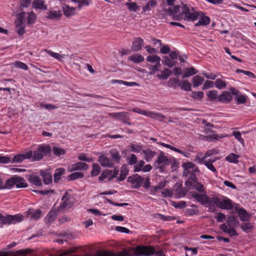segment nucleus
Listing matches in <instances>:
<instances>
[{"label": "nucleus", "mask_w": 256, "mask_h": 256, "mask_svg": "<svg viewBox=\"0 0 256 256\" xmlns=\"http://www.w3.org/2000/svg\"><path fill=\"white\" fill-rule=\"evenodd\" d=\"M178 86L186 92L192 91V84L188 80H179Z\"/></svg>", "instance_id": "28"}, {"label": "nucleus", "mask_w": 256, "mask_h": 256, "mask_svg": "<svg viewBox=\"0 0 256 256\" xmlns=\"http://www.w3.org/2000/svg\"><path fill=\"white\" fill-rule=\"evenodd\" d=\"M130 147L132 150L134 152H140L142 150V146L140 145H136L134 144H130Z\"/></svg>", "instance_id": "61"}, {"label": "nucleus", "mask_w": 256, "mask_h": 256, "mask_svg": "<svg viewBox=\"0 0 256 256\" xmlns=\"http://www.w3.org/2000/svg\"><path fill=\"white\" fill-rule=\"evenodd\" d=\"M42 215V211L40 210H37L36 212H32L31 214V218L34 220L39 218Z\"/></svg>", "instance_id": "64"}, {"label": "nucleus", "mask_w": 256, "mask_h": 256, "mask_svg": "<svg viewBox=\"0 0 256 256\" xmlns=\"http://www.w3.org/2000/svg\"><path fill=\"white\" fill-rule=\"evenodd\" d=\"M190 194L191 198H194L196 202H198L202 206H210L212 204L211 198L206 195V193L199 194L196 192H190Z\"/></svg>", "instance_id": "3"}, {"label": "nucleus", "mask_w": 256, "mask_h": 256, "mask_svg": "<svg viewBox=\"0 0 256 256\" xmlns=\"http://www.w3.org/2000/svg\"><path fill=\"white\" fill-rule=\"evenodd\" d=\"M84 176V174L82 172H75L70 174L68 178V180H74L78 178H82Z\"/></svg>", "instance_id": "41"}, {"label": "nucleus", "mask_w": 256, "mask_h": 256, "mask_svg": "<svg viewBox=\"0 0 256 256\" xmlns=\"http://www.w3.org/2000/svg\"><path fill=\"white\" fill-rule=\"evenodd\" d=\"M238 214L240 220L242 222H248L250 218V214H249L244 208L240 210Z\"/></svg>", "instance_id": "25"}, {"label": "nucleus", "mask_w": 256, "mask_h": 256, "mask_svg": "<svg viewBox=\"0 0 256 256\" xmlns=\"http://www.w3.org/2000/svg\"><path fill=\"white\" fill-rule=\"evenodd\" d=\"M45 51L46 52L48 53L51 56L60 61H62V58H64V55L62 56L58 53L54 52L50 50H46Z\"/></svg>", "instance_id": "48"}, {"label": "nucleus", "mask_w": 256, "mask_h": 256, "mask_svg": "<svg viewBox=\"0 0 256 256\" xmlns=\"http://www.w3.org/2000/svg\"><path fill=\"white\" fill-rule=\"evenodd\" d=\"M234 207V204L231 200L228 198H225L221 200L219 202L218 208L222 210H231Z\"/></svg>", "instance_id": "8"}, {"label": "nucleus", "mask_w": 256, "mask_h": 256, "mask_svg": "<svg viewBox=\"0 0 256 256\" xmlns=\"http://www.w3.org/2000/svg\"><path fill=\"white\" fill-rule=\"evenodd\" d=\"M162 63L169 68H172L176 65V62L170 60L166 56H164L162 57Z\"/></svg>", "instance_id": "45"}, {"label": "nucleus", "mask_w": 256, "mask_h": 256, "mask_svg": "<svg viewBox=\"0 0 256 256\" xmlns=\"http://www.w3.org/2000/svg\"><path fill=\"white\" fill-rule=\"evenodd\" d=\"M146 60L151 62H157L160 61V58L157 55L148 56L146 58Z\"/></svg>", "instance_id": "56"}, {"label": "nucleus", "mask_w": 256, "mask_h": 256, "mask_svg": "<svg viewBox=\"0 0 256 256\" xmlns=\"http://www.w3.org/2000/svg\"><path fill=\"white\" fill-rule=\"evenodd\" d=\"M58 212V211L57 209H54V208H52L45 218L46 222H52L54 221L56 218Z\"/></svg>", "instance_id": "21"}, {"label": "nucleus", "mask_w": 256, "mask_h": 256, "mask_svg": "<svg viewBox=\"0 0 256 256\" xmlns=\"http://www.w3.org/2000/svg\"><path fill=\"white\" fill-rule=\"evenodd\" d=\"M101 171V168L98 164L94 163L92 165V170L90 172L91 176H98Z\"/></svg>", "instance_id": "36"}, {"label": "nucleus", "mask_w": 256, "mask_h": 256, "mask_svg": "<svg viewBox=\"0 0 256 256\" xmlns=\"http://www.w3.org/2000/svg\"><path fill=\"white\" fill-rule=\"evenodd\" d=\"M191 97L195 100H201L204 97V92H202L194 91L191 94Z\"/></svg>", "instance_id": "55"}, {"label": "nucleus", "mask_w": 256, "mask_h": 256, "mask_svg": "<svg viewBox=\"0 0 256 256\" xmlns=\"http://www.w3.org/2000/svg\"><path fill=\"white\" fill-rule=\"evenodd\" d=\"M215 86L219 90H222L226 88V83L222 80L218 78L214 82Z\"/></svg>", "instance_id": "47"}, {"label": "nucleus", "mask_w": 256, "mask_h": 256, "mask_svg": "<svg viewBox=\"0 0 256 256\" xmlns=\"http://www.w3.org/2000/svg\"><path fill=\"white\" fill-rule=\"evenodd\" d=\"M88 168V166L85 162H78L74 164L70 165L68 168V171L70 172L76 171L78 170H86Z\"/></svg>", "instance_id": "10"}, {"label": "nucleus", "mask_w": 256, "mask_h": 256, "mask_svg": "<svg viewBox=\"0 0 256 256\" xmlns=\"http://www.w3.org/2000/svg\"><path fill=\"white\" fill-rule=\"evenodd\" d=\"M182 167L184 168L183 175L187 176L188 174L190 173V170H193L195 168V164L192 162H187L182 163Z\"/></svg>", "instance_id": "24"}, {"label": "nucleus", "mask_w": 256, "mask_h": 256, "mask_svg": "<svg viewBox=\"0 0 256 256\" xmlns=\"http://www.w3.org/2000/svg\"><path fill=\"white\" fill-rule=\"evenodd\" d=\"M238 157L239 156L238 155L232 153L227 156L226 158L227 161L230 162L237 164L238 162Z\"/></svg>", "instance_id": "44"}, {"label": "nucleus", "mask_w": 256, "mask_h": 256, "mask_svg": "<svg viewBox=\"0 0 256 256\" xmlns=\"http://www.w3.org/2000/svg\"><path fill=\"white\" fill-rule=\"evenodd\" d=\"M64 168H60L56 170L54 176V181L55 183H57L59 182L60 179V176L64 174Z\"/></svg>", "instance_id": "30"}, {"label": "nucleus", "mask_w": 256, "mask_h": 256, "mask_svg": "<svg viewBox=\"0 0 256 256\" xmlns=\"http://www.w3.org/2000/svg\"><path fill=\"white\" fill-rule=\"evenodd\" d=\"M185 185L187 186H190L194 188L196 190L200 193H206L204 185L200 182H198V180L197 182H194L190 180H186L185 182Z\"/></svg>", "instance_id": "11"}, {"label": "nucleus", "mask_w": 256, "mask_h": 256, "mask_svg": "<svg viewBox=\"0 0 256 256\" xmlns=\"http://www.w3.org/2000/svg\"><path fill=\"white\" fill-rule=\"evenodd\" d=\"M232 100V96L230 92L227 91H223L222 94L218 96V101L220 102L228 104Z\"/></svg>", "instance_id": "14"}, {"label": "nucleus", "mask_w": 256, "mask_h": 256, "mask_svg": "<svg viewBox=\"0 0 256 256\" xmlns=\"http://www.w3.org/2000/svg\"><path fill=\"white\" fill-rule=\"evenodd\" d=\"M234 100L238 104H244L246 102V96L242 94H238L235 96Z\"/></svg>", "instance_id": "53"}, {"label": "nucleus", "mask_w": 256, "mask_h": 256, "mask_svg": "<svg viewBox=\"0 0 256 256\" xmlns=\"http://www.w3.org/2000/svg\"><path fill=\"white\" fill-rule=\"evenodd\" d=\"M110 114L113 117L118 118L119 120H121L122 122L124 124H126L130 126L132 124L130 122H129L130 116L128 112H115L112 113Z\"/></svg>", "instance_id": "6"}, {"label": "nucleus", "mask_w": 256, "mask_h": 256, "mask_svg": "<svg viewBox=\"0 0 256 256\" xmlns=\"http://www.w3.org/2000/svg\"><path fill=\"white\" fill-rule=\"evenodd\" d=\"M144 178L140 175L136 174L128 178L127 182L131 184V186L133 188L138 189L143 184Z\"/></svg>", "instance_id": "4"}, {"label": "nucleus", "mask_w": 256, "mask_h": 256, "mask_svg": "<svg viewBox=\"0 0 256 256\" xmlns=\"http://www.w3.org/2000/svg\"><path fill=\"white\" fill-rule=\"evenodd\" d=\"M68 192H72V190L70 189L67 190L63 195L62 198V200L70 202V198H72V196L71 194L68 193Z\"/></svg>", "instance_id": "62"}, {"label": "nucleus", "mask_w": 256, "mask_h": 256, "mask_svg": "<svg viewBox=\"0 0 256 256\" xmlns=\"http://www.w3.org/2000/svg\"><path fill=\"white\" fill-rule=\"evenodd\" d=\"M172 160L169 159L168 156H165L164 152H161L159 156L157 157L156 160L154 162V166L158 165L168 166L171 164Z\"/></svg>", "instance_id": "5"}, {"label": "nucleus", "mask_w": 256, "mask_h": 256, "mask_svg": "<svg viewBox=\"0 0 256 256\" xmlns=\"http://www.w3.org/2000/svg\"><path fill=\"white\" fill-rule=\"evenodd\" d=\"M126 5L128 6V9L130 12H136L138 8L136 3L134 2H126Z\"/></svg>", "instance_id": "51"}, {"label": "nucleus", "mask_w": 256, "mask_h": 256, "mask_svg": "<svg viewBox=\"0 0 256 256\" xmlns=\"http://www.w3.org/2000/svg\"><path fill=\"white\" fill-rule=\"evenodd\" d=\"M16 188H23L28 186V184L23 178L20 176H16Z\"/></svg>", "instance_id": "34"}, {"label": "nucleus", "mask_w": 256, "mask_h": 256, "mask_svg": "<svg viewBox=\"0 0 256 256\" xmlns=\"http://www.w3.org/2000/svg\"><path fill=\"white\" fill-rule=\"evenodd\" d=\"M128 60L132 61L134 63H140L144 60V58L140 54H135L130 56L128 57Z\"/></svg>", "instance_id": "35"}, {"label": "nucleus", "mask_w": 256, "mask_h": 256, "mask_svg": "<svg viewBox=\"0 0 256 256\" xmlns=\"http://www.w3.org/2000/svg\"><path fill=\"white\" fill-rule=\"evenodd\" d=\"M112 174V170L108 169L104 170L102 171L100 175L98 178L100 181H102L106 178L108 177L110 175Z\"/></svg>", "instance_id": "40"}, {"label": "nucleus", "mask_w": 256, "mask_h": 256, "mask_svg": "<svg viewBox=\"0 0 256 256\" xmlns=\"http://www.w3.org/2000/svg\"><path fill=\"white\" fill-rule=\"evenodd\" d=\"M24 219L22 215H7L4 216L2 214H0V224H16L22 222Z\"/></svg>", "instance_id": "2"}, {"label": "nucleus", "mask_w": 256, "mask_h": 256, "mask_svg": "<svg viewBox=\"0 0 256 256\" xmlns=\"http://www.w3.org/2000/svg\"><path fill=\"white\" fill-rule=\"evenodd\" d=\"M207 96L210 100H214L216 98H218V92L216 90H210L208 92Z\"/></svg>", "instance_id": "57"}, {"label": "nucleus", "mask_w": 256, "mask_h": 256, "mask_svg": "<svg viewBox=\"0 0 256 256\" xmlns=\"http://www.w3.org/2000/svg\"><path fill=\"white\" fill-rule=\"evenodd\" d=\"M214 218L218 222H222L226 218V215L222 212L216 213V216H214Z\"/></svg>", "instance_id": "58"}, {"label": "nucleus", "mask_w": 256, "mask_h": 256, "mask_svg": "<svg viewBox=\"0 0 256 256\" xmlns=\"http://www.w3.org/2000/svg\"><path fill=\"white\" fill-rule=\"evenodd\" d=\"M144 45V40L140 37L136 38L132 42L131 50L133 52H138Z\"/></svg>", "instance_id": "12"}, {"label": "nucleus", "mask_w": 256, "mask_h": 256, "mask_svg": "<svg viewBox=\"0 0 256 256\" xmlns=\"http://www.w3.org/2000/svg\"><path fill=\"white\" fill-rule=\"evenodd\" d=\"M98 162L102 166L112 168L114 166L112 160L104 155L99 156Z\"/></svg>", "instance_id": "16"}, {"label": "nucleus", "mask_w": 256, "mask_h": 256, "mask_svg": "<svg viewBox=\"0 0 256 256\" xmlns=\"http://www.w3.org/2000/svg\"><path fill=\"white\" fill-rule=\"evenodd\" d=\"M157 4V2L154 0H151L148 1L146 5L142 8V10L144 12H146V10H150V8L155 6Z\"/></svg>", "instance_id": "49"}, {"label": "nucleus", "mask_w": 256, "mask_h": 256, "mask_svg": "<svg viewBox=\"0 0 256 256\" xmlns=\"http://www.w3.org/2000/svg\"><path fill=\"white\" fill-rule=\"evenodd\" d=\"M162 194L164 198L168 197L172 198L173 196L174 193L172 190L168 188H165L162 192Z\"/></svg>", "instance_id": "60"}, {"label": "nucleus", "mask_w": 256, "mask_h": 256, "mask_svg": "<svg viewBox=\"0 0 256 256\" xmlns=\"http://www.w3.org/2000/svg\"><path fill=\"white\" fill-rule=\"evenodd\" d=\"M62 16V13L60 10H50L46 13V18L50 20H59Z\"/></svg>", "instance_id": "17"}, {"label": "nucleus", "mask_w": 256, "mask_h": 256, "mask_svg": "<svg viewBox=\"0 0 256 256\" xmlns=\"http://www.w3.org/2000/svg\"><path fill=\"white\" fill-rule=\"evenodd\" d=\"M228 225H226V224H223L220 226V229L226 234H229L230 231H232L234 233L233 234L238 235V233L234 228H232L231 227L228 228Z\"/></svg>", "instance_id": "39"}, {"label": "nucleus", "mask_w": 256, "mask_h": 256, "mask_svg": "<svg viewBox=\"0 0 256 256\" xmlns=\"http://www.w3.org/2000/svg\"><path fill=\"white\" fill-rule=\"evenodd\" d=\"M235 214L234 210L231 212V215L228 216L226 222L228 226L234 228L240 226V222L235 216L232 215Z\"/></svg>", "instance_id": "13"}, {"label": "nucleus", "mask_w": 256, "mask_h": 256, "mask_svg": "<svg viewBox=\"0 0 256 256\" xmlns=\"http://www.w3.org/2000/svg\"><path fill=\"white\" fill-rule=\"evenodd\" d=\"M52 152L56 156H60L61 155H64L66 152L64 149L56 146H53Z\"/></svg>", "instance_id": "42"}, {"label": "nucleus", "mask_w": 256, "mask_h": 256, "mask_svg": "<svg viewBox=\"0 0 256 256\" xmlns=\"http://www.w3.org/2000/svg\"><path fill=\"white\" fill-rule=\"evenodd\" d=\"M199 20L195 24V26H206L210 24V18L206 16L202 12H200L198 16Z\"/></svg>", "instance_id": "9"}, {"label": "nucleus", "mask_w": 256, "mask_h": 256, "mask_svg": "<svg viewBox=\"0 0 256 256\" xmlns=\"http://www.w3.org/2000/svg\"><path fill=\"white\" fill-rule=\"evenodd\" d=\"M194 8H192V12H190L186 16L184 17V20L194 21L198 19V16L200 12H195L194 10Z\"/></svg>", "instance_id": "26"}, {"label": "nucleus", "mask_w": 256, "mask_h": 256, "mask_svg": "<svg viewBox=\"0 0 256 256\" xmlns=\"http://www.w3.org/2000/svg\"><path fill=\"white\" fill-rule=\"evenodd\" d=\"M143 114L148 116V117L154 118L155 120L162 121L164 119L166 118V116L158 113H154L153 112H148L147 113L146 111H144L142 113Z\"/></svg>", "instance_id": "23"}, {"label": "nucleus", "mask_w": 256, "mask_h": 256, "mask_svg": "<svg viewBox=\"0 0 256 256\" xmlns=\"http://www.w3.org/2000/svg\"><path fill=\"white\" fill-rule=\"evenodd\" d=\"M137 162V157L134 154H132L130 158L128 159V163L130 165L136 164Z\"/></svg>", "instance_id": "63"}, {"label": "nucleus", "mask_w": 256, "mask_h": 256, "mask_svg": "<svg viewBox=\"0 0 256 256\" xmlns=\"http://www.w3.org/2000/svg\"><path fill=\"white\" fill-rule=\"evenodd\" d=\"M128 166L126 164H124L121 168L120 176L117 178L116 180L118 182H122L124 180L128 174Z\"/></svg>", "instance_id": "19"}, {"label": "nucleus", "mask_w": 256, "mask_h": 256, "mask_svg": "<svg viewBox=\"0 0 256 256\" xmlns=\"http://www.w3.org/2000/svg\"><path fill=\"white\" fill-rule=\"evenodd\" d=\"M168 182L166 180H164L160 182V184L156 186H152L150 188V192L152 194H156L158 190H162L164 188L167 184Z\"/></svg>", "instance_id": "31"}, {"label": "nucleus", "mask_w": 256, "mask_h": 256, "mask_svg": "<svg viewBox=\"0 0 256 256\" xmlns=\"http://www.w3.org/2000/svg\"><path fill=\"white\" fill-rule=\"evenodd\" d=\"M32 6L36 9L44 10L47 9V6L44 4V1L43 0H34Z\"/></svg>", "instance_id": "29"}, {"label": "nucleus", "mask_w": 256, "mask_h": 256, "mask_svg": "<svg viewBox=\"0 0 256 256\" xmlns=\"http://www.w3.org/2000/svg\"><path fill=\"white\" fill-rule=\"evenodd\" d=\"M143 154L146 156L145 160L149 162L150 160L156 154V152L152 151L150 148H147L142 150Z\"/></svg>", "instance_id": "33"}, {"label": "nucleus", "mask_w": 256, "mask_h": 256, "mask_svg": "<svg viewBox=\"0 0 256 256\" xmlns=\"http://www.w3.org/2000/svg\"><path fill=\"white\" fill-rule=\"evenodd\" d=\"M32 151L30 150L23 154H18L14 156L11 160L12 163L20 162L26 159H30L32 157Z\"/></svg>", "instance_id": "7"}, {"label": "nucleus", "mask_w": 256, "mask_h": 256, "mask_svg": "<svg viewBox=\"0 0 256 256\" xmlns=\"http://www.w3.org/2000/svg\"><path fill=\"white\" fill-rule=\"evenodd\" d=\"M51 147L50 146L42 145L40 146L36 150L32 152V161H38L42 158L44 156L47 155L51 152Z\"/></svg>", "instance_id": "1"}, {"label": "nucleus", "mask_w": 256, "mask_h": 256, "mask_svg": "<svg viewBox=\"0 0 256 256\" xmlns=\"http://www.w3.org/2000/svg\"><path fill=\"white\" fill-rule=\"evenodd\" d=\"M64 14L68 18L72 16H74L75 14V11L76 10V8L70 7V6L64 4L62 7Z\"/></svg>", "instance_id": "20"}, {"label": "nucleus", "mask_w": 256, "mask_h": 256, "mask_svg": "<svg viewBox=\"0 0 256 256\" xmlns=\"http://www.w3.org/2000/svg\"><path fill=\"white\" fill-rule=\"evenodd\" d=\"M198 71L193 67H191L190 68H188L186 69L185 72L183 74L182 76V79L186 78H188L190 76H192L194 74H196Z\"/></svg>", "instance_id": "32"}, {"label": "nucleus", "mask_w": 256, "mask_h": 256, "mask_svg": "<svg viewBox=\"0 0 256 256\" xmlns=\"http://www.w3.org/2000/svg\"><path fill=\"white\" fill-rule=\"evenodd\" d=\"M14 66L18 68L24 70H27L28 69V66L24 63L20 61H16L14 63Z\"/></svg>", "instance_id": "59"}, {"label": "nucleus", "mask_w": 256, "mask_h": 256, "mask_svg": "<svg viewBox=\"0 0 256 256\" xmlns=\"http://www.w3.org/2000/svg\"><path fill=\"white\" fill-rule=\"evenodd\" d=\"M16 176H12L8 179L5 184H4L2 182V188L3 189H10L12 188L14 185H16Z\"/></svg>", "instance_id": "18"}, {"label": "nucleus", "mask_w": 256, "mask_h": 256, "mask_svg": "<svg viewBox=\"0 0 256 256\" xmlns=\"http://www.w3.org/2000/svg\"><path fill=\"white\" fill-rule=\"evenodd\" d=\"M72 205V202L63 201V202L60 204L57 210L58 212H60L64 210L67 206H68L69 207H71Z\"/></svg>", "instance_id": "52"}, {"label": "nucleus", "mask_w": 256, "mask_h": 256, "mask_svg": "<svg viewBox=\"0 0 256 256\" xmlns=\"http://www.w3.org/2000/svg\"><path fill=\"white\" fill-rule=\"evenodd\" d=\"M110 154L112 159V160L118 163L121 158V156H120L119 152L116 150H112L110 151Z\"/></svg>", "instance_id": "38"}, {"label": "nucleus", "mask_w": 256, "mask_h": 256, "mask_svg": "<svg viewBox=\"0 0 256 256\" xmlns=\"http://www.w3.org/2000/svg\"><path fill=\"white\" fill-rule=\"evenodd\" d=\"M180 80L178 78H170L168 82L167 86L170 88H176L178 83L179 82Z\"/></svg>", "instance_id": "43"}, {"label": "nucleus", "mask_w": 256, "mask_h": 256, "mask_svg": "<svg viewBox=\"0 0 256 256\" xmlns=\"http://www.w3.org/2000/svg\"><path fill=\"white\" fill-rule=\"evenodd\" d=\"M145 162L143 160H140L137 164H136L134 166V172H138L142 170V168L144 167V164Z\"/></svg>", "instance_id": "54"}, {"label": "nucleus", "mask_w": 256, "mask_h": 256, "mask_svg": "<svg viewBox=\"0 0 256 256\" xmlns=\"http://www.w3.org/2000/svg\"><path fill=\"white\" fill-rule=\"evenodd\" d=\"M204 80L203 77H200L199 76H194L192 79L193 86L196 88L198 87L202 84Z\"/></svg>", "instance_id": "37"}, {"label": "nucleus", "mask_w": 256, "mask_h": 256, "mask_svg": "<svg viewBox=\"0 0 256 256\" xmlns=\"http://www.w3.org/2000/svg\"><path fill=\"white\" fill-rule=\"evenodd\" d=\"M40 174L42 176L43 178L44 183L45 184H49L52 182V174L50 172H48L47 170H40Z\"/></svg>", "instance_id": "15"}, {"label": "nucleus", "mask_w": 256, "mask_h": 256, "mask_svg": "<svg viewBox=\"0 0 256 256\" xmlns=\"http://www.w3.org/2000/svg\"><path fill=\"white\" fill-rule=\"evenodd\" d=\"M28 180L31 184L37 186H40L42 185L40 178L39 176L34 174L30 175L28 177Z\"/></svg>", "instance_id": "22"}, {"label": "nucleus", "mask_w": 256, "mask_h": 256, "mask_svg": "<svg viewBox=\"0 0 256 256\" xmlns=\"http://www.w3.org/2000/svg\"><path fill=\"white\" fill-rule=\"evenodd\" d=\"M242 230L246 233L249 232L250 230L253 228L252 224L248 222L244 223L240 226Z\"/></svg>", "instance_id": "50"}, {"label": "nucleus", "mask_w": 256, "mask_h": 256, "mask_svg": "<svg viewBox=\"0 0 256 256\" xmlns=\"http://www.w3.org/2000/svg\"><path fill=\"white\" fill-rule=\"evenodd\" d=\"M172 74V71L168 68H165L160 71V74H156L157 77L160 80H166Z\"/></svg>", "instance_id": "27"}, {"label": "nucleus", "mask_w": 256, "mask_h": 256, "mask_svg": "<svg viewBox=\"0 0 256 256\" xmlns=\"http://www.w3.org/2000/svg\"><path fill=\"white\" fill-rule=\"evenodd\" d=\"M36 20V14L32 12H30L27 17V24L28 25H32L34 23Z\"/></svg>", "instance_id": "46"}]
</instances>
